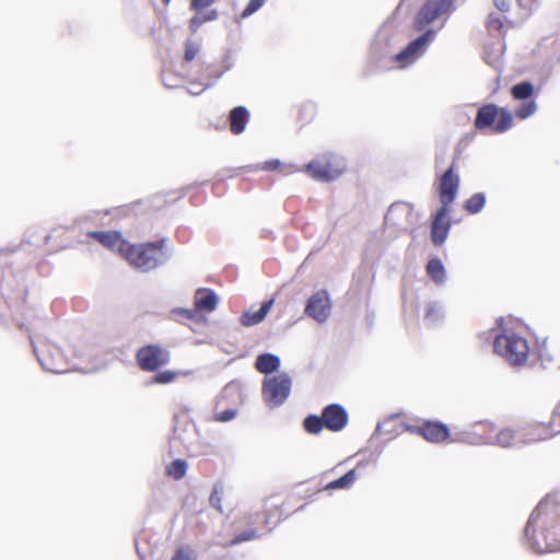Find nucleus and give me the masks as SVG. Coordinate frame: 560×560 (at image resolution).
Instances as JSON below:
<instances>
[{
	"instance_id": "c9c22d12",
	"label": "nucleus",
	"mask_w": 560,
	"mask_h": 560,
	"mask_svg": "<svg viewBox=\"0 0 560 560\" xmlns=\"http://www.w3.org/2000/svg\"><path fill=\"white\" fill-rule=\"evenodd\" d=\"M266 0H249L243 12L241 13L242 19H247L257 12L265 3Z\"/></svg>"
},
{
	"instance_id": "6ab92c4d",
	"label": "nucleus",
	"mask_w": 560,
	"mask_h": 560,
	"mask_svg": "<svg viewBox=\"0 0 560 560\" xmlns=\"http://www.w3.org/2000/svg\"><path fill=\"white\" fill-rule=\"evenodd\" d=\"M273 303H275V300L270 299L268 301H265L261 304V306L259 307V310L246 311L245 313H243V315L240 318L241 324L245 327H252V326H255V325L261 323L265 319V317L267 316V314L269 313V311L271 310Z\"/></svg>"
},
{
	"instance_id": "2eb2a0df",
	"label": "nucleus",
	"mask_w": 560,
	"mask_h": 560,
	"mask_svg": "<svg viewBox=\"0 0 560 560\" xmlns=\"http://www.w3.org/2000/svg\"><path fill=\"white\" fill-rule=\"evenodd\" d=\"M304 171L313 179L323 183L335 180L341 173L340 170L332 167L326 159L312 160L305 165Z\"/></svg>"
},
{
	"instance_id": "79ce46f5",
	"label": "nucleus",
	"mask_w": 560,
	"mask_h": 560,
	"mask_svg": "<svg viewBox=\"0 0 560 560\" xmlns=\"http://www.w3.org/2000/svg\"><path fill=\"white\" fill-rule=\"evenodd\" d=\"M172 560H195L191 549L180 548L173 556Z\"/></svg>"
},
{
	"instance_id": "423d86ee",
	"label": "nucleus",
	"mask_w": 560,
	"mask_h": 560,
	"mask_svg": "<svg viewBox=\"0 0 560 560\" xmlns=\"http://www.w3.org/2000/svg\"><path fill=\"white\" fill-rule=\"evenodd\" d=\"M455 10V0H424L413 19L412 26L416 31L422 32L440 19L444 23Z\"/></svg>"
},
{
	"instance_id": "f03ea898",
	"label": "nucleus",
	"mask_w": 560,
	"mask_h": 560,
	"mask_svg": "<svg viewBox=\"0 0 560 560\" xmlns=\"http://www.w3.org/2000/svg\"><path fill=\"white\" fill-rule=\"evenodd\" d=\"M383 233L388 242L408 235L412 242L420 243L427 236V228L423 224L421 213L416 211L413 205L397 201L389 206L384 217Z\"/></svg>"
},
{
	"instance_id": "393cba45",
	"label": "nucleus",
	"mask_w": 560,
	"mask_h": 560,
	"mask_svg": "<svg viewBox=\"0 0 560 560\" xmlns=\"http://www.w3.org/2000/svg\"><path fill=\"white\" fill-rule=\"evenodd\" d=\"M450 230V222H432L431 238L434 245H441L445 242Z\"/></svg>"
},
{
	"instance_id": "9d476101",
	"label": "nucleus",
	"mask_w": 560,
	"mask_h": 560,
	"mask_svg": "<svg viewBox=\"0 0 560 560\" xmlns=\"http://www.w3.org/2000/svg\"><path fill=\"white\" fill-rule=\"evenodd\" d=\"M332 302L327 290H318L313 293L305 305L304 314L319 324L326 323L330 317Z\"/></svg>"
},
{
	"instance_id": "cd10ccee",
	"label": "nucleus",
	"mask_w": 560,
	"mask_h": 560,
	"mask_svg": "<svg viewBox=\"0 0 560 560\" xmlns=\"http://www.w3.org/2000/svg\"><path fill=\"white\" fill-rule=\"evenodd\" d=\"M486 205V195L483 192H476L471 195L464 205L465 210L470 214L479 213Z\"/></svg>"
},
{
	"instance_id": "9b49d317",
	"label": "nucleus",
	"mask_w": 560,
	"mask_h": 560,
	"mask_svg": "<svg viewBox=\"0 0 560 560\" xmlns=\"http://www.w3.org/2000/svg\"><path fill=\"white\" fill-rule=\"evenodd\" d=\"M37 359L44 370L51 373H63L67 363L61 350L55 345H43L40 349L34 348Z\"/></svg>"
},
{
	"instance_id": "7ed1b4c3",
	"label": "nucleus",
	"mask_w": 560,
	"mask_h": 560,
	"mask_svg": "<svg viewBox=\"0 0 560 560\" xmlns=\"http://www.w3.org/2000/svg\"><path fill=\"white\" fill-rule=\"evenodd\" d=\"M132 268L140 271L152 270L164 264L171 256L168 247H109Z\"/></svg>"
},
{
	"instance_id": "de8ad7c7",
	"label": "nucleus",
	"mask_w": 560,
	"mask_h": 560,
	"mask_svg": "<svg viewBox=\"0 0 560 560\" xmlns=\"http://www.w3.org/2000/svg\"><path fill=\"white\" fill-rule=\"evenodd\" d=\"M485 60L488 65L492 66L493 68L498 67V61L495 59H491V56H486Z\"/></svg>"
},
{
	"instance_id": "20e7f679",
	"label": "nucleus",
	"mask_w": 560,
	"mask_h": 560,
	"mask_svg": "<svg viewBox=\"0 0 560 560\" xmlns=\"http://www.w3.org/2000/svg\"><path fill=\"white\" fill-rule=\"evenodd\" d=\"M494 352L512 365H522L528 358L527 340L513 330L504 329L494 337Z\"/></svg>"
},
{
	"instance_id": "dca6fc26",
	"label": "nucleus",
	"mask_w": 560,
	"mask_h": 560,
	"mask_svg": "<svg viewBox=\"0 0 560 560\" xmlns=\"http://www.w3.org/2000/svg\"><path fill=\"white\" fill-rule=\"evenodd\" d=\"M322 418L325 428L332 432L341 431L348 423V412L338 404L326 406L322 412Z\"/></svg>"
},
{
	"instance_id": "49530a36",
	"label": "nucleus",
	"mask_w": 560,
	"mask_h": 560,
	"mask_svg": "<svg viewBox=\"0 0 560 560\" xmlns=\"http://www.w3.org/2000/svg\"><path fill=\"white\" fill-rule=\"evenodd\" d=\"M493 3L501 12H508L510 9V0H493Z\"/></svg>"
},
{
	"instance_id": "7c9ffc66",
	"label": "nucleus",
	"mask_w": 560,
	"mask_h": 560,
	"mask_svg": "<svg viewBox=\"0 0 560 560\" xmlns=\"http://www.w3.org/2000/svg\"><path fill=\"white\" fill-rule=\"evenodd\" d=\"M355 478H357V472L354 469H351L347 474H345L342 477L329 482L326 486V489L334 490V489L349 488L354 482Z\"/></svg>"
},
{
	"instance_id": "2f4dec72",
	"label": "nucleus",
	"mask_w": 560,
	"mask_h": 560,
	"mask_svg": "<svg viewBox=\"0 0 560 560\" xmlns=\"http://www.w3.org/2000/svg\"><path fill=\"white\" fill-rule=\"evenodd\" d=\"M187 468L186 460L175 459L166 467V472L173 479L179 480L186 475Z\"/></svg>"
},
{
	"instance_id": "6e6552de",
	"label": "nucleus",
	"mask_w": 560,
	"mask_h": 560,
	"mask_svg": "<svg viewBox=\"0 0 560 560\" xmlns=\"http://www.w3.org/2000/svg\"><path fill=\"white\" fill-rule=\"evenodd\" d=\"M453 441L465 442L469 444H495L502 447L514 445L516 441L515 433L511 429H502L495 432L492 424L488 425V431L481 433L478 430L463 433L460 436L453 439Z\"/></svg>"
},
{
	"instance_id": "09e8293b",
	"label": "nucleus",
	"mask_w": 560,
	"mask_h": 560,
	"mask_svg": "<svg viewBox=\"0 0 560 560\" xmlns=\"http://www.w3.org/2000/svg\"><path fill=\"white\" fill-rule=\"evenodd\" d=\"M163 83L167 89H176L179 86L177 83H170L166 78H163Z\"/></svg>"
},
{
	"instance_id": "a18cd8bd",
	"label": "nucleus",
	"mask_w": 560,
	"mask_h": 560,
	"mask_svg": "<svg viewBox=\"0 0 560 560\" xmlns=\"http://www.w3.org/2000/svg\"><path fill=\"white\" fill-rule=\"evenodd\" d=\"M280 165H281L280 160L275 159V160L266 161V162L262 164V167H261V168H262V170H265V171H275V170H277Z\"/></svg>"
},
{
	"instance_id": "39448f33",
	"label": "nucleus",
	"mask_w": 560,
	"mask_h": 560,
	"mask_svg": "<svg viewBox=\"0 0 560 560\" xmlns=\"http://www.w3.org/2000/svg\"><path fill=\"white\" fill-rule=\"evenodd\" d=\"M513 117L510 110L501 108L493 103L480 106L477 110L474 127L482 131L491 128L495 133H503L512 128Z\"/></svg>"
},
{
	"instance_id": "72a5a7b5",
	"label": "nucleus",
	"mask_w": 560,
	"mask_h": 560,
	"mask_svg": "<svg viewBox=\"0 0 560 560\" xmlns=\"http://www.w3.org/2000/svg\"><path fill=\"white\" fill-rule=\"evenodd\" d=\"M222 498H223V486L221 483H215L212 490V493L209 498V503L212 508L222 512Z\"/></svg>"
},
{
	"instance_id": "ddd939ff",
	"label": "nucleus",
	"mask_w": 560,
	"mask_h": 560,
	"mask_svg": "<svg viewBox=\"0 0 560 560\" xmlns=\"http://www.w3.org/2000/svg\"><path fill=\"white\" fill-rule=\"evenodd\" d=\"M86 236L100 243V245H133L122 237L119 231H91L88 232ZM175 240L167 236H159L153 241L142 242L138 245H166L167 243H174Z\"/></svg>"
},
{
	"instance_id": "bb28decb",
	"label": "nucleus",
	"mask_w": 560,
	"mask_h": 560,
	"mask_svg": "<svg viewBox=\"0 0 560 560\" xmlns=\"http://www.w3.org/2000/svg\"><path fill=\"white\" fill-rule=\"evenodd\" d=\"M538 109V104L534 98L521 101V104L515 108L514 115L518 119H527L533 116Z\"/></svg>"
},
{
	"instance_id": "c85d7f7f",
	"label": "nucleus",
	"mask_w": 560,
	"mask_h": 560,
	"mask_svg": "<svg viewBox=\"0 0 560 560\" xmlns=\"http://www.w3.org/2000/svg\"><path fill=\"white\" fill-rule=\"evenodd\" d=\"M218 11L212 9L208 12H199L190 19L189 27L192 33L197 32L198 28L206 22L214 21L218 19Z\"/></svg>"
},
{
	"instance_id": "b1692460",
	"label": "nucleus",
	"mask_w": 560,
	"mask_h": 560,
	"mask_svg": "<svg viewBox=\"0 0 560 560\" xmlns=\"http://www.w3.org/2000/svg\"><path fill=\"white\" fill-rule=\"evenodd\" d=\"M427 272L438 284H442L446 280L445 269L440 259H431L427 265Z\"/></svg>"
},
{
	"instance_id": "ea45409f",
	"label": "nucleus",
	"mask_w": 560,
	"mask_h": 560,
	"mask_svg": "<svg viewBox=\"0 0 560 560\" xmlns=\"http://www.w3.org/2000/svg\"><path fill=\"white\" fill-rule=\"evenodd\" d=\"M452 202L441 203L440 209L436 211L432 222H450L446 217L448 213V208Z\"/></svg>"
},
{
	"instance_id": "c756f323",
	"label": "nucleus",
	"mask_w": 560,
	"mask_h": 560,
	"mask_svg": "<svg viewBox=\"0 0 560 560\" xmlns=\"http://www.w3.org/2000/svg\"><path fill=\"white\" fill-rule=\"evenodd\" d=\"M190 371H162L156 373L152 377V383L155 384H170L173 383L178 376H188L190 375Z\"/></svg>"
},
{
	"instance_id": "603ef678",
	"label": "nucleus",
	"mask_w": 560,
	"mask_h": 560,
	"mask_svg": "<svg viewBox=\"0 0 560 560\" xmlns=\"http://www.w3.org/2000/svg\"><path fill=\"white\" fill-rule=\"evenodd\" d=\"M517 2H518L520 5H524L523 4V0H517Z\"/></svg>"
},
{
	"instance_id": "e433bc0d",
	"label": "nucleus",
	"mask_w": 560,
	"mask_h": 560,
	"mask_svg": "<svg viewBox=\"0 0 560 560\" xmlns=\"http://www.w3.org/2000/svg\"><path fill=\"white\" fill-rule=\"evenodd\" d=\"M236 415H237L236 409H226L224 411L215 412L213 415V421L230 422L236 417Z\"/></svg>"
},
{
	"instance_id": "4468645a",
	"label": "nucleus",
	"mask_w": 560,
	"mask_h": 560,
	"mask_svg": "<svg viewBox=\"0 0 560 560\" xmlns=\"http://www.w3.org/2000/svg\"><path fill=\"white\" fill-rule=\"evenodd\" d=\"M459 176L454 171V165L445 170L440 178L439 198L441 203L454 202L459 189Z\"/></svg>"
},
{
	"instance_id": "a19ab883",
	"label": "nucleus",
	"mask_w": 560,
	"mask_h": 560,
	"mask_svg": "<svg viewBox=\"0 0 560 560\" xmlns=\"http://www.w3.org/2000/svg\"><path fill=\"white\" fill-rule=\"evenodd\" d=\"M215 2V0H191L190 8L196 13L202 12L203 9L209 8Z\"/></svg>"
},
{
	"instance_id": "c03bdc74",
	"label": "nucleus",
	"mask_w": 560,
	"mask_h": 560,
	"mask_svg": "<svg viewBox=\"0 0 560 560\" xmlns=\"http://www.w3.org/2000/svg\"><path fill=\"white\" fill-rule=\"evenodd\" d=\"M175 314H180L185 316L186 318H195L196 314L199 312L196 307L195 308H177L173 311Z\"/></svg>"
},
{
	"instance_id": "58836bf2",
	"label": "nucleus",
	"mask_w": 560,
	"mask_h": 560,
	"mask_svg": "<svg viewBox=\"0 0 560 560\" xmlns=\"http://www.w3.org/2000/svg\"><path fill=\"white\" fill-rule=\"evenodd\" d=\"M452 202L441 203L440 209L436 211L432 222H450L446 217L448 213V208Z\"/></svg>"
},
{
	"instance_id": "8fccbe9b",
	"label": "nucleus",
	"mask_w": 560,
	"mask_h": 560,
	"mask_svg": "<svg viewBox=\"0 0 560 560\" xmlns=\"http://www.w3.org/2000/svg\"><path fill=\"white\" fill-rule=\"evenodd\" d=\"M547 436H534V438H530L528 439V442H534V441H538V440H544L546 439Z\"/></svg>"
},
{
	"instance_id": "4be33fe9",
	"label": "nucleus",
	"mask_w": 560,
	"mask_h": 560,
	"mask_svg": "<svg viewBox=\"0 0 560 560\" xmlns=\"http://www.w3.org/2000/svg\"><path fill=\"white\" fill-rule=\"evenodd\" d=\"M224 71L214 72L210 68L206 69V74L203 79H207L206 82H192L188 88V93L191 95H200L205 90L210 89L214 85L215 81H218Z\"/></svg>"
},
{
	"instance_id": "4c0bfd02",
	"label": "nucleus",
	"mask_w": 560,
	"mask_h": 560,
	"mask_svg": "<svg viewBox=\"0 0 560 560\" xmlns=\"http://www.w3.org/2000/svg\"><path fill=\"white\" fill-rule=\"evenodd\" d=\"M488 28L490 31H498L501 32L503 28V20L499 14L491 13L488 16Z\"/></svg>"
},
{
	"instance_id": "3c124183",
	"label": "nucleus",
	"mask_w": 560,
	"mask_h": 560,
	"mask_svg": "<svg viewBox=\"0 0 560 560\" xmlns=\"http://www.w3.org/2000/svg\"><path fill=\"white\" fill-rule=\"evenodd\" d=\"M164 4H168L171 0H162Z\"/></svg>"
},
{
	"instance_id": "0eeeda50",
	"label": "nucleus",
	"mask_w": 560,
	"mask_h": 560,
	"mask_svg": "<svg viewBox=\"0 0 560 560\" xmlns=\"http://www.w3.org/2000/svg\"><path fill=\"white\" fill-rule=\"evenodd\" d=\"M292 380L282 372L272 376H265L261 387L264 402L269 408H278L285 402L291 394Z\"/></svg>"
},
{
	"instance_id": "f8f14e48",
	"label": "nucleus",
	"mask_w": 560,
	"mask_h": 560,
	"mask_svg": "<svg viewBox=\"0 0 560 560\" xmlns=\"http://www.w3.org/2000/svg\"><path fill=\"white\" fill-rule=\"evenodd\" d=\"M137 361L143 371H155L170 362V353L160 346L149 345L137 352Z\"/></svg>"
},
{
	"instance_id": "1a4fd4ad",
	"label": "nucleus",
	"mask_w": 560,
	"mask_h": 560,
	"mask_svg": "<svg viewBox=\"0 0 560 560\" xmlns=\"http://www.w3.org/2000/svg\"><path fill=\"white\" fill-rule=\"evenodd\" d=\"M436 31L425 28L423 33L408 43V45L395 56V60L401 65L410 63L421 57L428 46L435 39Z\"/></svg>"
},
{
	"instance_id": "f3484780",
	"label": "nucleus",
	"mask_w": 560,
	"mask_h": 560,
	"mask_svg": "<svg viewBox=\"0 0 560 560\" xmlns=\"http://www.w3.org/2000/svg\"><path fill=\"white\" fill-rule=\"evenodd\" d=\"M408 431L416 432L422 435L427 441L440 443L450 436V431L446 425L439 422H427L420 427H408Z\"/></svg>"
},
{
	"instance_id": "a878e982",
	"label": "nucleus",
	"mask_w": 560,
	"mask_h": 560,
	"mask_svg": "<svg viewBox=\"0 0 560 560\" xmlns=\"http://www.w3.org/2000/svg\"><path fill=\"white\" fill-rule=\"evenodd\" d=\"M444 318L443 306L439 303H430L425 308L424 322L428 325H438Z\"/></svg>"
},
{
	"instance_id": "5701e85b",
	"label": "nucleus",
	"mask_w": 560,
	"mask_h": 560,
	"mask_svg": "<svg viewBox=\"0 0 560 560\" xmlns=\"http://www.w3.org/2000/svg\"><path fill=\"white\" fill-rule=\"evenodd\" d=\"M510 94L514 101H526L534 98L535 88L530 81L524 80L515 83L510 89Z\"/></svg>"
},
{
	"instance_id": "f257e3e1",
	"label": "nucleus",
	"mask_w": 560,
	"mask_h": 560,
	"mask_svg": "<svg viewBox=\"0 0 560 560\" xmlns=\"http://www.w3.org/2000/svg\"><path fill=\"white\" fill-rule=\"evenodd\" d=\"M529 547L539 553L560 550V506L555 497L539 502L525 527Z\"/></svg>"
},
{
	"instance_id": "f704fd0d",
	"label": "nucleus",
	"mask_w": 560,
	"mask_h": 560,
	"mask_svg": "<svg viewBox=\"0 0 560 560\" xmlns=\"http://www.w3.org/2000/svg\"><path fill=\"white\" fill-rule=\"evenodd\" d=\"M200 51V44L192 39H187L185 43L184 60L191 61Z\"/></svg>"
},
{
	"instance_id": "37998d69",
	"label": "nucleus",
	"mask_w": 560,
	"mask_h": 560,
	"mask_svg": "<svg viewBox=\"0 0 560 560\" xmlns=\"http://www.w3.org/2000/svg\"><path fill=\"white\" fill-rule=\"evenodd\" d=\"M257 536L256 530H246L241 534H238L234 539V544H241L244 541H248Z\"/></svg>"
},
{
	"instance_id": "a211bd4d",
	"label": "nucleus",
	"mask_w": 560,
	"mask_h": 560,
	"mask_svg": "<svg viewBox=\"0 0 560 560\" xmlns=\"http://www.w3.org/2000/svg\"><path fill=\"white\" fill-rule=\"evenodd\" d=\"M230 130L234 135H241L246 129L249 120V112L245 106H236L231 109L229 117Z\"/></svg>"
},
{
	"instance_id": "aec40b11",
	"label": "nucleus",
	"mask_w": 560,
	"mask_h": 560,
	"mask_svg": "<svg viewBox=\"0 0 560 560\" xmlns=\"http://www.w3.org/2000/svg\"><path fill=\"white\" fill-rule=\"evenodd\" d=\"M194 304L196 308L205 312H213L218 305V296L213 290L198 289L195 293Z\"/></svg>"
},
{
	"instance_id": "473e14b6",
	"label": "nucleus",
	"mask_w": 560,
	"mask_h": 560,
	"mask_svg": "<svg viewBox=\"0 0 560 560\" xmlns=\"http://www.w3.org/2000/svg\"><path fill=\"white\" fill-rule=\"evenodd\" d=\"M303 427L310 434H318L325 428L323 418L316 415L307 416L303 421Z\"/></svg>"
},
{
	"instance_id": "412c9836",
	"label": "nucleus",
	"mask_w": 560,
	"mask_h": 560,
	"mask_svg": "<svg viewBox=\"0 0 560 560\" xmlns=\"http://www.w3.org/2000/svg\"><path fill=\"white\" fill-rule=\"evenodd\" d=\"M280 366V358L272 353L259 354L256 359L255 368L258 372L268 376L276 372Z\"/></svg>"
}]
</instances>
